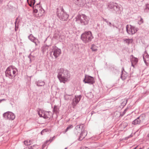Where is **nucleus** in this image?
Segmentation results:
<instances>
[{"mask_svg":"<svg viewBox=\"0 0 149 149\" xmlns=\"http://www.w3.org/2000/svg\"><path fill=\"white\" fill-rule=\"evenodd\" d=\"M105 22H106L107 23H108V21L107 20Z\"/></svg>","mask_w":149,"mask_h":149,"instance_id":"nucleus-53","label":"nucleus"},{"mask_svg":"<svg viewBox=\"0 0 149 149\" xmlns=\"http://www.w3.org/2000/svg\"><path fill=\"white\" fill-rule=\"evenodd\" d=\"M131 62L133 63L134 64H136L138 62V59L136 58H134L132 60Z\"/></svg>","mask_w":149,"mask_h":149,"instance_id":"nucleus-31","label":"nucleus"},{"mask_svg":"<svg viewBox=\"0 0 149 149\" xmlns=\"http://www.w3.org/2000/svg\"><path fill=\"white\" fill-rule=\"evenodd\" d=\"M108 25H109L110 26H111V23L108 22V23H107Z\"/></svg>","mask_w":149,"mask_h":149,"instance_id":"nucleus-45","label":"nucleus"},{"mask_svg":"<svg viewBox=\"0 0 149 149\" xmlns=\"http://www.w3.org/2000/svg\"><path fill=\"white\" fill-rule=\"evenodd\" d=\"M33 12L35 13H36L38 12V10L37 9H33Z\"/></svg>","mask_w":149,"mask_h":149,"instance_id":"nucleus-42","label":"nucleus"},{"mask_svg":"<svg viewBox=\"0 0 149 149\" xmlns=\"http://www.w3.org/2000/svg\"><path fill=\"white\" fill-rule=\"evenodd\" d=\"M40 3H37L36 4V6H35L36 7L37 5H39V4H40Z\"/></svg>","mask_w":149,"mask_h":149,"instance_id":"nucleus-51","label":"nucleus"},{"mask_svg":"<svg viewBox=\"0 0 149 149\" xmlns=\"http://www.w3.org/2000/svg\"><path fill=\"white\" fill-rule=\"evenodd\" d=\"M91 49L93 51L96 52L97 50V48L96 47L94 44L92 45L91 47Z\"/></svg>","mask_w":149,"mask_h":149,"instance_id":"nucleus-27","label":"nucleus"},{"mask_svg":"<svg viewBox=\"0 0 149 149\" xmlns=\"http://www.w3.org/2000/svg\"><path fill=\"white\" fill-rule=\"evenodd\" d=\"M35 84L38 86H44L45 84V83L44 81H36Z\"/></svg>","mask_w":149,"mask_h":149,"instance_id":"nucleus-19","label":"nucleus"},{"mask_svg":"<svg viewBox=\"0 0 149 149\" xmlns=\"http://www.w3.org/2000/svg\"><path fill=\"white\" fill-rule=\"evenodd\" d=\"M24 144L25 145L28 146L30 145L31 144V143H32V140H26L24 141Z\"/></svg>","mask_w":149,"mask_h":149,"instance_id":"nucleus-24","label":"nucleus"},{"mask_svg":"<svg viewBox=\"0 0 149 149\" xmlns=\"http://www.w3.org/2000/svg\"><path fill=\"white\" fill-rule=\"evenodd\" d=\"M79 0H77V1H78Z\"/></svg>","mask_w":149,"mask_h":149,"instance_id":"nucleus-59","label":"nucleus"},{"mask_svg":"<svg viewBox=\"0 0 149 149\" xmlns=\"http://www.w3.org/2000/svg\"><path fill=\"white\" fill-rule=\"evenodd\" d=\"M79 135L80 136L79 138V141H81L84 138H83V136H84V135L83 134H82V133L81 132Z\"/></svg>","mask_w":149,"mask_h":149,"instance_id":"nucleus-34","label":"nucleus"},{"mask_svg":"<svg viewBox=\"0 0 149 149\" xmlns=\"http://www.w3.org/2000/svg\"><path fill=\"white\" fill-rule=\"evenodd\" d=\"M134 65L135 64H134L132 62V66L134 67Z\"/></svg>","mask_w":149,"mask_h":149,"instance_id":"nucleus-48","label":"nucleus"},{"mask_svg":"<svg viewBox=\"0 0 149 149\" xmlns=\"http://www.w3.org/2000/svg\"><path fill=\"white\" fill-rule=\"evenodd\" d=\"M9 67H11V68L13 70H15V69L16 68L13 65L9 66Z\"/></svg>","mask_w":149,"mask_h":149,"instance_id":"nucleus-41","label":"nucleus"},{"mask_svg":"<svg viewBox=\"0 0 149 149\" xmlns=\"http://www.w3.org/2000/svg\"><path fill=\"white\" fill-rule=\"evenodd\" d=\"M137 147H136L134 149H136Z\"/></svg>","mask_w":149,"mask_h":149,"instance_id":"nucleus-56","label":"nucleus"},{"mask_svg":"<svg viewBox=\"0 0 149 149\" xmlns=\"http://www.w3.org/2000/svg\"><path fill=\"white\" fill-rule=\"evenodd\" d=\"M52 112L50 111H46L44 116H43V117L44 118H50L51 117H52Z\"/></svg>","mask_w":149,"mask_h":149,"instance_id":"nucleus-15","label":"nucleus"},{"mask_svg":"<svg viewBox=\"0 0 149 149\" xmlns=\"http://www.w3.org/2000/svg\"><path fill=\"white\" fill-rule=\"evenodd\" d=\"M83 124H80L79 125H77L75 127V130H79V131H80V130H80V128L81 127V125H83Z\"/></svg>","mask_w":149,"mask_h":149,"instance_id":"nucleus-33","label":"nucleus"},{"mask_svg":"<svg viewBox=\"0 0 149 149\" xmlns=\"http://www.w3.org/2000/svg\"><path fill=\"white\" fill-rule=\"evenodd\" d=\"M141 18V19L140 20V21L139 22V24H141L143 23V19L141 17H140Z\"/></svg>","mask_w":149,"mask_h":149,"instance_id":"nucleus-36","label":"nucleus"},{"mask_svg":"<svg viewBox=\"0 0 149 149\" xmlns=\"http://www.w3.org/2000/svg\"><path fill=\"white\" fill-rule=\"evenodd\" d=\"M84 127V126H82V130H81V132L82 133V134H83L84 135V136H83V138H84L87 134V131L86 130H85L84 129H83Z\"/></svg>","mask_w":149,"mask_h":149,"instance_id":"nucleus-22","label":"nucleus"},{"mask_svg":"<svg viewBox=\"0 0 149 149\" xmlns=\"http://www.w3.org/2000/svg\"><path fill=\"white\" fill-rule=\"evenodd\" d=\"M76 21L82 25H87L89 19L85 14L78 15L75 18Z\"/></svg>","mask_w":149,"mask_h":149,"instance_id":"nucleus-3","label":"nucleus"},{"mask_svg":"<svg viewBox=\"0 0 149 149\" xmlns=\"http://www.w3.org/2000/svg\"><path fill=\"white\" fill-rule=\"evenodd\" d=\"M17 19H18V18H17L16 19V20H15V26H16V23L17 22Z\"/></svg>","mask_w":149,"mask_h":149,"instance_id":"nucleus-47","label":"nucleus"},{"mask_svg":"<svg viewBox=\"0 0 149 149\" xmlns=\"http://www.w3.org/2000/svg\"><path fill=\"white\" fill-rule=\"evenodd\" d=\"M124 41L127 43L128 45H129L130 43H132L133 41V40L132 39H124Z\"/></svg>","mask_w":149,"mask_h":149,"instance_id":"nucleus-23","label":"nucleus"},{"mask_svg":"<svg viewBox=\"0 0 149 149\" xmlns=\"http://www.w3.org/2000/svg\"><path fill=\"white\" fill-rule=\"evenodd\" d=\"M3 1V0H0V4Z\"/></svg>","mask_w":149,"mask_h":149,"instance_id":"nucleus-49","label":"nucleus"},{"mask_svg":"<svg viewBox=\"0 0 149 149\" xmlns=\"http://www.w3.org/2000/svg\"><path fill=\"white\" fill-rule=\"evenodd\" d=\"M141 122H142V121L138 117L132 122V124L134 125H139Z\"/></svg>","mask_w":149,"mask_h":149,"instance_id":"nucleus-18","label":"nucleus"},{"mask_svg":"<svg viewBox=\"0 0 149 149\" xmlns=\"http://www.w3.org/2000/svg\"><path fill=\"white\" fill-rule=\"evenodd\" d=\"M58 70L57 77L60 82L65 83L67 80L68 71L63 68H61Z\"/></svg>","mask_w":149,"mask_h":149,"instance_id":"nucleus-1","label":"nucleus"},{"mask_svg":"<svg viewBox=\"0 0 149 149\" xmlns=\"http://www.w3.org/2000/svg\"><path fill=\"white\" fill-rule=\"evenodd\" d=\"M139 149H142L141 148H140Z\"/></svg>","mask_w":149,"mask_h":149,"instance_id":"nucleus-57","label":"nucleus"},{"mask_svg":"<svg viewBox=\"0 0 149 149\" xmlns=\"http://www.w3.org/2000/svg\"><path fill=\"white\" fill-rule=\"evenodd\" d=\"M49 131V130L48 129H45L42 130L41 132L40 133L41 135L44 134L45 132H47Z\"/></svg>","mask_w":149,"mask_h":149,"instance_id":"nucleus-32","label":"nucleus"},{"mask_svg":"<svg viewBox=\"0 0 149 149\" xmlns=\"http://www.w3.org/2000/svg\"><path fill=\"white\" fill-rule=\"evenodd\" d=\"M29 39L32 42H34L36 46L38 45L40 42L38 39L35 37L32 34H30L28 36Z\"/></svg>","mask_w":149,"mask_h":149,"instance_id":"nucleus-11","label":"nucleus"},{"mask_svg":"<svg viewBox=\"0 0 149 149\" xmlns=\"http://www.w3.org/2000/svg\"><path fill=\"white\" fill-rule=\"evenodd\" d=\"M59 110L58 108L57 107V106L56 105H54V108L53 109V113H55L56 114L59 113Z\"/></svg>","mask_w":149,"mask_h":149,"instance_id":"nucleus-21","label":"nucleus"},{"mask_svg":"<svg viewBox=\"0 0 149 149\" xmlns=\"http://www.w3.org/2000/svg\"><path fill=\"white\" fill-rule=\"evenodd\" d=\"M3 116L4 118L9 120H13L15 118L14 114L10 111H8L4 113H3Z\"/></svg>","mask_w":149,"mask_h":149,"instance_id":"nucleus-7","label":"nucleus"},{"mask_svg":"<svg viewBox=\"0 0 149 149\" xmlns=\"http://www.w3.org/2000/svg\"><path fill=\"white\" fill-rule=\"evenodd\" d=\"M108 8L115 11L116 14H120L121 12L120 6L116 3L110 2L109 3Z\"/></svg>","mask_w":149,"mask_h":149,"instance_id":"nucleus-6","label":"nucleus"},{"mask_svg":"<svg viewBox=\"0 0 149 149\" xmlns=\"http://www.w3.org/2000/svg\"><path fill=\"white\" fill-rule=\"evenodd\" d=\"M134 31L135 32V33L138 30V28H135L134 26Z\"/></svg>","mask_w":149,"mask_h":149,"instance_id":"nucleus-44","label":"nucleus"},{"mask_svg":"<svg viewBox=\"0 0 149 149\" xmlns=\"http://www.w3.org/2000/svg\"><path fill=\"white\" fill-rule=\"evenodd\" d=\"M83 81L85 83L89 84H93L95 82L94 79L93 77L87 75H85V78L83 80Z\"/></svg>","mask_w":149,"mask_h":149,"instance_id":"nucleus-8","label":"nucleus"},{"mask_svg":"<svg viewBox=\"0 0 149 149\" xmlns=\"http://www.w3.org/2000/svg\"><path fill=\"white\" fill-rule=\"evenodd\" d=\"M73 127V126L72 125H69L67 127L64 133H66L69 130L72 129Z\"/></svg>","mask_w":149,"mask_h":149,"instance_id":"nucleus-28","label":"nucleus"},{"mask_svg":"<svg viewBox=\"0 0 149 149\" xmlns=\"http://www.w3.org/2000/svg\"><path fill=\"white\" fill-rule=\"evenodd\" d=\"M4 100H5V99H2V100H0V103L2 101Z\"/></svg>","mask_w":149,"mask_h":149,"instance_id":"nucleus-52","label":"nucleus"},{"mask_svg":"<svg viewBox=\"0 0 149 149\" xmlns=\"http://www.w3.org/2000/svg\"><path fill=\"white\" fill-rule=\"evenodd\" d=\"M81 96L80 95L79 96H75V98H74L72 103L73 106H75L79 102L81 99Z\"/></svg>","mask_w":149,"mask_h":149,"instance_id":"nucleus-13","label":"nucleus"},{"mask_svg":"<svg viewBox=\"0 0 149 149\" xmlns=\"http://www.w3.org/2000/svg\"><path fill=\"white\" fill-rule=\"evenodd\" d=\"M34 56L32 55H31L30 54L29 56H28V58H29L30 59V63H31L32 62V58H33Z\"/></svg>","mask_w":149,"mask_h":149,"instance_id":"nucleus-35","label":"nucleus"},{"mask_svg":"<svg viewBox=\"0 0 149 149\" xmlns=\"http://www.w3.org/2000/svg\"><path fill=\"white\" fill-rule=\"evenodd\" d=\"M45 113V112L44 110L40 109L38 111V114L40 117H43V116H44Z\"/></svg>","mask_w":149,"mask_h":149,"instance_id":"nucleus-20","label":"nucleus"},{"mask_svg":"<svg viewBox=\"0 0 149 149\" xmlns=\"http://www.w3.org/2000/svg\"><path fill=\"white\" fill-rule=\"evenodd\" d=\"M27 1L28 3L29 2V0H27Z\"/></svg>","mask_w":149,"mask_h":149,"instance_id":"nucleus-55","label":"nucleus"},{"mask_svg":"<svg viewBox=\"0 0 149 149\" xmlns=\"http://www.w3.org/2000/svg\"><path fill=\"white\" fill-rule=\"evenodd\" d=\"M56 14L58 17L61 20L66 21L68 18V15L65 12L62 7H60L56 9Z\"/></svg>","mask_w":149,"mask_h":149,"instance_id":"nucleus-2","label":"nucleus"},{"mask_svg":"<svg viewBox=\"0 0 149 149\" xmlns=\"http://www.w3.org/2000/svg\"><path fill=\"white\" fill-rule=\"evenodd\" d=\"M143 58L145 63L146 65H148L149 64V56L147 55L144 56V55L143 54Z\"/></svg>","mask_w":149,"mask_h":149,"instance_id":"nucleus-16","label":"nucleus"},{"mask_svg":"<svg viewBox=\"0 0 149 149\" xmlns=\"http://www.w3.org/2000/svg\"><path fill=\"white\" fill-rule=\"evenodd\" d=\"M15 70L11 69L10 67H8L5 71L6 76L10 79L14 78L16 75V72L17 71V68Z\"/></svg>","mask_w":149,"mask_h":149,"instance_id":"nucleus-5","label":"nucleus"},{"mask_svg":"<svg viewBox=\"0 0 149 149\" xmlns=\"http://www.w3.org/2000/svg\"><path fill=\"white\" fill-rule=\"evenodd\" d=\"M126 30L127 33L130 35H132L135 33V32L134 31V26L128 25L126 26Z\"/></svg>","mask_w":149,"mask_h":149,"instance_id":"nucleus-10","label":"nucleus"},{"mask_svg":"<svg viewBox=\"0 0 149 149\" xmlns=\"http://www.w3.org/2000/svg\"><path fill=\"white\" fill-rule=\"evenodd\" d=\"M119 98V97H118V98H117L115 99V97H113V98H112L111 99L112 100L115 101V100H117L118 98Z\"/></svg>","mask_w":149,"mask_h":149,"instance_id":"nucleus-43","label":"nucleus"},{"mask_svg":"<svg viewBox=\"0 0 149 149\" xmlns=\"http://www.w3.org/2000/svg\"><path fill=\"white\" fill-rule=\"evenodd\" d=\"M54 139L55 136H54L51 139H50L49 140L47 141L46 142H47L48 141H50V142H51Z\"/></svg>","mask_w":149,"mask_h":149,"instance_id":"nucleus-39","label":"nucleus"},{"mask_svg":"<svg viewBox=\"0 0 149 149\" xmlns=\"http://www.w3.org/2000/svg\"><path fill=\"white\" fill-rule=\"evenodd\" d=\"M28 4L31 7H33V8H34V6H33L34 5H33V4H32V3H31L30 2H29V3H28Z\"/></svg>","mask_w":149,"mask_h":149,"instance_id":"nucleus-40","label":"nucleus"},{"mask_svg":"<svg viewBox=\"0 0 149 149\" xmlns=\"http://www.w3.org/2000/svg\"><path fill=\"white\" fill-rule=\"evenodd\" d=\"M30 2L33 5H34L35 3V0H31Z\"/></svg>","mask_w":149,"mask_h":149,"instance_id":"nucleus-37","label":"nucleus"},{"mask_svg":"<svg viewBox=\"0 0 149 149\" xmlns=\"http://www.w3.org/2000/svg\"><path fill=\"white\" fill-rule=\"evenodd\" d=\"M48 46L47 45H45L42 47V51L43 53L44 52L46 51V50L48 49Z\"/></svg>","mask_w":149,"mask_h":149,"instance_id":"nucleus-26","label":"nucleus"},{"mask_svg":"<svg viewBox=\"0 0 149 149\" xmlns=\"http://www.w3.org/2000/svg\"><path fill=\"white\" fill-rule=\"evenodd\" d=\"M122 101L120 105L119 106L120 108H123L126 105L127 102V99H125L122 100Z\"/></svg>","mask_w":149,"mask_h":149,"instance_id":"nucleus-17","label":"nucleus"},{"mask_svg":"<svg viewBox=\"0 0 149 149\" xmlns=\"http://www.w3.org/2000/svg\"><path fill=\"white\" fill-rule=\"evenodd\" d=\"M128 107H127L124 110V111L122 113H120V115L119 116V117H122L125 114V113L127 111V110L128 109Z\"/></svg>","mask_w":149,"mask_h":149,"instance_id":"nucleus-29","label":"nucleus"},{"mask_svg":"<svg viewBox=\"0 0 149 149\" xmlns=\"http://www.w3.org/2000/svg\"><path fill=\"white\" fill-rule=\"evenodd\" d=\"M81 132V130H80V131H79V130H74V133L76 136H77L79 135Z\"/></svg>","mask_w":149,"mask_h":149,"instance_id":"nucleus-30","label":"nucleus"},{"mask_svg":"<svg viewBox=\"0 0 149 149\" xmlns=\"http://www.w3.org/2000/svg\"><path fill=\"white\" fill-rule=\"evenodd\" d=\"M17 19H18V18H17L16 19V20H15V26H16V23L17 22Z\"/></svg>","mask_w":149,"mask_h":149,"instance_id":"nucleus-46","label":"nucleus"},{"mask_svg":"<svg viewBox=\"0 0 149 149\" xmlns=\"http://www.w3.org/2000/svg\"><path fill=\"white\" fill-rule=\"evenodd\" d=\"M138 117L142 121V122H143V120L145 119V114H141L140 116Z\"/></svg>","mask_w":149,"mask_h":149,"instance_id":"nucleus-25","label":"nucleus"},{"mask_svg":"<svg viewBox=\"0 0 149 149\" xmlns=\"http://www.w3.org/2000/svg\"><path fill=\"white\" fill-rule=\"evenodd\" d=\"M65 149H67V148H66Z\"/></svg>","mask_w":149,"mask_h":149,"instance_id":"nucleus-58","label":"nucleus"},{"mask_svg":"<svg viewBox=\"0 0 149 149\" xmlns=\"http://www.w3.org/2000/svg\"><path fill=\"white\" fill-rule=\"evenodd\" d=\"M127 73L124 71V68H123L122 70V73L121 75V78L123 80H125L127 78Z\"/></svg>","mask_w":149,"mask_h":149,"instance_id":"nucleus-14","label":"nucleus"},{"mask_svg":"<svg viewBox=\"0 0 149 149\" xmlns=\"http://www.w3.org/2000/svg\"><path fill=\"white\" fill-rule=\"evenodd\" d=\"M80 149H86V148H80Z\"/></svg>","mask_w":149,"mask_h":149,"instance_id":"nucleus-54","label":"nucleus"},{"mask_svg":"<svg viewBox=\"0 0 149 149\" xmlns=\"http://www.w3.org/2000/svg\"><path fill=\"white\" fill-rule=\"evenodd\" d=\"M70 48L71 50V51L73 52L74 53L77 52L79 51V46L77 44H71L70 45Z\"/></svg>","mask_w":149,"mask_h":149,"instance_id":"nucleus-12","label":"nucleus"},{"mask_svg":"<svg viewBox=\"0 0 149 149\" xmlns=\"http://www.w3.org/2000/svg\"><path fill=\"white\" fill-rule=\"evenodd\" d=\"M93 38L91 32L90 31H86L82 34L81 36L82 40L85 43H86L91 42Z\"/></svg>","mask_w":149,"mask_h":149,"instance_id":"nucleus-4","label":"nucleus"},{"mask_svg":"<svg viewBox=\"0 0 149 149\" xmlns=\"http://www.w3.org/2000/svg\"><path fill=\"white\" fill-rule=\"evenodd\" d=\"M36 146V145H33V146H31L30 147H29L27 149H34V148H33V147H34Z\"/></svg>","mask_w":149,"mask_h":149,"instance_id":"nucleus-38","label":"nucleus"},{"mask_svg":"<svg viewBox=\"0 0 149 149\" xmlns=\"http://www.w3.org/2000/svg\"><path fill=\"white\" fill-rule=\"evenodd\" d=\"M106 20H107V19H104V18H103V20L104 21V22L106 21Z\"/></svg>","mask_w":149,"mask_h":149,"instance_id":"nucleus-50","label":"nucleus"},{"mask_svg":"<svg viewBox=\"0 0 149 149\" xmlns=\"http://www.w3.org/2000/svg\"><path fill=\"white\" fill-rule=\"evenodd\" d=\"M52 52L53 53V54L55 58H56L61 54V50L56 46H53L52 50L51 53Z\"/></svg>","mask_w":149,"mask_h":149,"instance_id":"nucleus-9","label":"nucleus"}]
</instances>
